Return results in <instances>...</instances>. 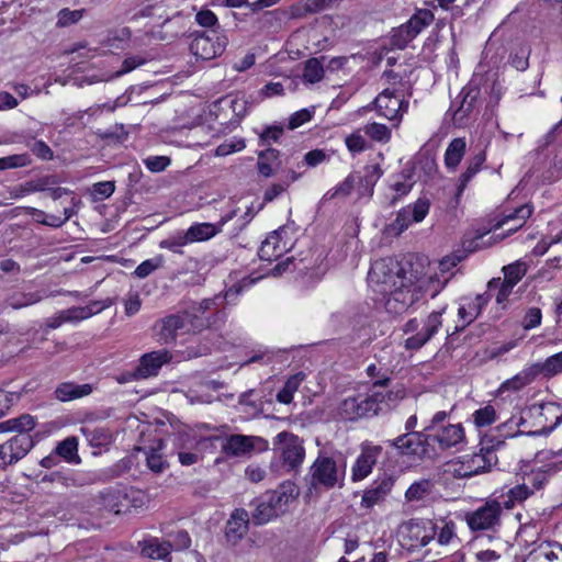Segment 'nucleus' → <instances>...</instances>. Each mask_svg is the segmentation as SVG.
I'll return each instance as SVG.
<instances>
[{
	"label": "nucleus",
	"mask_w": 562,
	"mask_h": 562,
	"mask_svg": "<svg viewBox=\"0 0 562 562\" xmlns=\"http://www.w3.org/2000/svg\"><path fill=\"white\" fill-rule=\"evenodd\" d=\"M369 277L381 286L380 292L385 296V308L390 314H402L423 297L417 276L413 272L407 276L395 260L375 261Z\"/></svg>",
	"instance_id": "obj_1"
},
{
	"label": "nucleus",
	"mask_w": 562,
	"mask_h": 562,
	"mask_svg": "<svg viewBox=\"0 0 562 562\" xmlns=\"http://www.w3.org/2000/svg\"><path fill=\"white\" fill-rule=\"evenodd\" d=\"M299 496L297 486L290 481L281 483L274 491H268L256 497L250 506L251 521L256 526H262L284 515Z\"/></svg>",
	"instance_id": "obj_2"
},
{
	"label": "nucleus",
	"mask_w": 562,
	"mask_h": 562,
	"mask_svg": "<svg viewBox=\"0 0 562 562\" xmlns=\"http://www.w3.org/2000/svg\"><path fill=\"white\" fill-rule=\"evenodd\" d=\"M503 445V440L496 442L487 439L483 440L479 452L465 454L459 461L452 463V475L457 479H464L490 472L498 462L496 449Z\"/></svg>",
	"instance_id": "obj_3"
},
{
	"label": "nucleus",
	"mask_w": 562,
	"mask_h": 562,
	"mask_svg": "<svg viewBox=\"0 0 562 562\" xmlns=\"http://www.w3.org/2000/svg\"><path fill=\"white\" fill-rule=\"evenodd\" d=\"M346 475V462L338 463L331 457L319 454L310 468L311 486L331 490L341 487Z\"/></svg>",
	"instance_id": "obj_4"
},
{
	"label": "nucleus",
	"mask_w": 562,
	"mask_h": 562,
	"mask_svg": "<svg viewBox=\"0 0 562 562\" xmlns=\"http://www.w3.org/2000/svg\"><path fill=\"white\" fill-rule=\"evenodd\" d=\"M502 513V504L496 499H488L475 510L468 513L465 520L471 531H494L501 526Z\"/></svg>",
	"instance_id": "obj_5"
},
{
	"label": "nucleus",
	"mask_w": 562,
	"mask_h": 562,
	"mask_svg": "<svg viewBox=\"0 0 562 562\" xmlns=\"http://www.w3.org/2000/svg\"><path fill=\"white\" fill-rule=\"evenodd\" d=\"M226 45V36L213 29L210 32L195 34L190 43V50L198 59L210 60L222 55Z\"/></svg>",
	"instance_id": "obj_6"
},
{
	"label": "nucleus",
	"mask_w": 562,
	"mask_h": 562,
	"mask_svg": "<svg viewBox=\"0 0 562 562\" xmlns=\"http://www.w3.org/2000/svg\"><path fill=\"white\" fill-rule=\"evenodd\" d=\"M429 206L427 200L418 199L415 203L403 207L397 212L394 221L385 226L384 233L393 237L401 235L413 222H422L428 214Z\"/></svg>",
	"instance_id": "obj_7"
},
{
	"label": "nucleus",
	"mask_w": 562,
	"mask_h": 562,
	"mask_svg": "<svg viewBox=\"0 0 562 562\" xmlns=\"http://www.w3.org/2000/svg\"><path fill=\"white\" fill-rule=\"evenodd\" d=\"M375 108L380 115L390 121L402 120L403 113L408 109V101L404 99V90L386 87L374 99Z\"/></svg>",
	"instance_id": "obj_8"
},
{
	"label": "nucleus",
	"mask_w": 562,
	"mask_h": 562,
	"mask_svg": "<svg viewBox=\"0 0 562 562\" xmlns=\"http://www.w3.org/2000/svg\"><path fill=\"white\" fill-rule=\"evenodd\" d=\"M143 498L144 495L142 492L133 488H111L101 493L103 507L115 514L126 513L132 507L136 508L142 506Z\"/></svg>",
	"instance_id": "obj_9"
},
{
	"label": "nucleus",
	"mask_w": 562,
	"mask_h": 562,
	"mask_svg": "<svg viewBox=\"0 0 562 562\" xmlns=\"http://www.w3.org/2000/svg\"><path fill=\"white\" fill-rule=\"evenodd\" d=\"M338 414L346 420H357L378 415L374 400L371 393L358 394L342 400L338 406Z\"/></svg>",
	"instance_id": "obj_10"
},
{
	"label": "nucleus",
	"mask_w": 562,
	"mask_h": 562,
	"mask_svg": "<svg viewBox=\"0 0 562 562\" xmlns=\"http://www.w3.org/2000/svg\"><path fill=\"white\" fill-rule=\"evenodd\" d=\"M274 446L280 451L284 465L290 469H295L303 462L305 450L303 441L297 436L282 431L277 435Z\"/></svg>",
	"instance_id": "obj_11"
},
{
	"label": "nucleus",
	"mask_w": 562,
	"mask_h": 562,
	"mask_svg": "<svg viewBox=\"0 0 562 562\" xmlns=\"http://www.w3.org/2000/svg\"><path fill=\"white\" fill-rule=\"evenodd\" d=\"M412 532L422 547L427 546L436 536L439 544L447 546L456 538V524L453 521L445 522L438 531L437 525L427 521L423 526H412Z\"/></svg>",
	"instance_id": "obj_12"
},
{
	"label": "nucleus",
	"mask_w": 562,
	"mask_h": 562,
	"mask_svg": "<svg viewBox=\"0 0 562 562\" xmlns=\"http://www.w3.org/2000/svg\"><path fill=\"white\" fill-rule=\"evenodd\" d=\"M430 435L425 429L420 432H406L391 441V446L403 456L424 458L428 456Z\"/></svg>",
	"instance_id": "obj_13"
},
{
	"label": "nucleus",
	"mask_w": 562,
	"mask_h": 562,
	"mask_svg": "<svg viewBox=\"0 0 562 562\" xmlns=\"http://www.w3.org/2000/svg\"><path fill=\"white\" fill-rule=\"evenodd\" d=\"M258 442H262L259 437L236 434L227 436L221 447L227 458H247L252 454Z\"/></svg>",
	"instance_id": "obj_14"
},
{
	"label": "nucleus",
	"mask_w": 562,
	"mask_h": 562,
	"mask_svg": "<svg viewBox=\"0 0 562 562\" xmlns=\"http://www.w3.org/2000/svg\"><path fill=\"white\" fill-rule=\"evenodd\" d=\"M285 234V227H280L279 229L270 233L259 248V258L261 260L272 261L279 259L283 254L289 251L292 244L284 239Z\"/></svg>",
	"instance_id": "obj_15"
},
{
	"label": "nucleus",
	"mask_w": 562,
	"mask_h": 562,
	"mask_svg": "<svg viewBox=\"0 0 562 562\" xmlns=\"http://www.w3.org/2000/svg\"><path fill=\"white\" fill-rule=\"evenodd\" d=\"M187 317L182 313L171 314L156 322L154 330L158 340L164 344L173 342L179 333L186 334Z\"/></svg>",
	"instance_id": "obj_16"
},
{
	"label": "nucleus",
	"mask_w": 562,
	"mask_h": 562,
	"mask_svg": "<svg viewBox=\"0 0 562 562\" xmlns=\"http://www.w3.org/2000/svg\"><path fill=\"white\" fill-rule=\"evenodd\" d=\"M381 452L382 448L380 446L362 445L361 452L351 468V480L358 482L369 476Z\"/></svg>",
	"instance_id": "obj_17"
},
{
	"label": "nucleus",
	"mask_w": 562,
	"mask_h": 562,
	"mask_svg": "<svg viewBox=\"0 0 562 562\" xmlns=\"http://www.w3.org/2000/svg\"><path fill=\"white\" fill-rule=\"evenodd\" d=\"M395 480L392 475L383 474L378 476L363 492L361 506L371 508L386 499L391 494Z\"/></svg>",
	"instance_id": "obj_18"
},
{
	"label": "nucleus",
	"mask_w": 562,
	"mask_h": 562,
	"mask_svg": "<svg viewBox=\"0 0 562 562\" xmlns=\"http://www.w3.org/2000/svg\"><path fill=\"white\" fill-rule=\"evenodd\" d=\"M445 310L446 308L443 307L442 310L432 312L428 315L422 330L417 331L415 335L408 337L405 340L406 349H420L424 345L427 344V341L431 339V337L438 331V329L442 325L441 316Z\"/></svg>",
	"instance_id": "obj_19"
},
{
	"label": "nucleus",
	"mask_w": 562,
	"mask_h": 562,
	"mask_svg": "<svg viewBox=\"0 0 562 562\" xmlns=\"http://www.w3.org/2000/svg\"><path fill=\"white\" fill-rule=\"evenodd\" d=\"M554 461L544 464L537 469H531L529 472H525L524 482L532 488V491L540 490L544 486L550 475L562 470V450L553 453Z\"/></svg>",
	"instance_id": "obj_20"
},
{
	"label": "nucleus",
	"mask_w": 562,
	"mask_h": 562,
	"mask_svg": "<svg viewBox=\"0 0 562 562\" xmlns=\"http://www.w3.org/2000/svg\"><path fill=\"white\" fill-rule=\"evenodd\" d=\"M390 382L387 376L376 380L373 383L371 391L372 400H374L376 406V413H383L397 404L400 400H403L406 395L404 389L389 390V391H375V387L386 386Z\"/></svg>",
	"instance_id": "obj_21"
},
{
	"label": "nucleus",
	"mask_w": 562,
	"mask_h": 562,
	"mask_svg": "<svg viewBox=\"0 0 562 562\" xmlns=\"http://www.w3.org/2000/svg\"><path fill=\"white\" fill-rule=\"evenodd\" d=\"M33 446L34 441L30 434H18L1 445L10 465L23 459Z\"/></svg>",
	"instance_id": "obj_22"
},
{
	"label": "nucleus",
	"mask_w": 562,
	"mask_h": 562,
	"mask_svg": "<svg viewBox=\"0 0 562 562\" xmlns=\"http://www.w3.org/2000/svg\"><path fill=\"white\" fill-rule=\"evenodd\" d=\"M250 522L249 514L244 508L235 509L229 519L226 522L225 527V538L232 543L236 544L239 542L244 536L248 532Z\"/></svg>",
	"instance_id": "obj_23"
},
{
	"label": "nucleus",
	"mask_w": 562,
	"mask_h": 562,
	"mask_svg": "<svg viewBox=\"0 0 562 562\" xmlns=\"http://www.w3.org/2000/svg\"><path fill=\"white\" fill-rule=\"evenodd\" d=\"M235 212L227 216L222 217L217 223H195L192 224L187 231V239L191 243L205 241L222 232L223 226L233 218Z\"/></svg>",
	"instance_id": "obj_24"
},
{
	"label": "nucleus",
	"mask_w": 562,
	"mask_h": 562,
	"mask_svg": "<svg viewBox=\"0 0 562 562\" xmlns=\"http://www.w3.org/2000/svg\"><path fill=\"white\" fill-rule=\"evenodd\" d=\"M479 94L480 90L476 87L468 86L461 90L459 94L461 98L460 105L452 113V121L454 125L462 127L467 124L469 115L475 106Z\"/></svg>",
	"instance_id": "obj_25"
},
{
	"label": "nucleus",
	"mask_w": 562,
	"mask_h": 562,
	"mask_svg": "<svg viewBox=\"0 0 562 562\" xmlns=\"http://www.w3.org/2000/svg\"><path fill=\"white\" fill-rule=\"evenodd\" d=\"M485 160H486V155H485L484 150H480L479 153L474 154L473 156H471L468 159L467 169L464 170V172L461 173V176L459 178V184L457 187V191L454 194L456 205L459 204L462 193L464 192L469 182L482 169V166L484 165Z\"/></svg>",
	"instance_id": "obj_26"
},
{
	"label": "nucleus",
	"mask_w": 562,
	"mask_h": 562,
	"mask_svg": "<svg viewBox=\"0 0 562 562\" xmlns=\"http://www.w3.org/2000/svg\"><path fill=\"white\" fill-rule=\"evenodd\" d=\"M172 356L168 350H157L145 353L140 358L138 373L143 378L156 375L162 364L168 363Z\"/></svg>",
	"instance_id": "obj_27"
},
{
	"label": "nucleus",
	"mask_w": 562,
	"mask_h": 562,
	"mask_svg": "<svg viewBox=\"0 0 562 562\" xmlns=\"http://www.w3.org/2000/svg\"><path fill=\"white\" fill-rule=\"evenodd\" d=\"M522 562H562V546L558 542H541Z\"/></svg>",
	"instance_id": "obj_28"
},
{
	"label": "nucleus",
	"mask_w": 562,
	"mask_h": 562,
	"mask_svg": "<svg viewBox=\"0 0 562 562\" xmlns=\"http://www.w3.org/2000/svg\"><path fill=\"white\" fill-rule=\"evenodd\" d=\"M464 429L461 424L442 427L437 434L430 435V440L437 442L442 450L458 446L464 440Z\"/></svg>",
	"instance_id": "obj_29"
},
{
	"label": "nucleus",
	"mask_w": 562,
	"mask_h": 562,
	"mask_svg": "<svg viewBox=\"0 0 562 562\" xmlns=\"http://www.w3.org/2000/svg\"><path fill=\"white\" fill-rule=\"evenodd\" d=\"M140 552L149 559L169 561L172 550L171 541H161L151 537L139 542Z\"/></svg>",
	"instance_id": "obj_30"
},
{
	"label": "nucleus",
	"mask_w": 562,
	"mask_h": 562,
	"mask_svg": "<svg viewBox=\"0 0 562 562\" xmlns=\"http://www.w3.org/2000/svg\"><path fill=\"white\" fill-rule=\"evenodd\" d=\"M93 386L89 383L77 384L74 382H63L55 389V397L60 402H69L88 396L92 393Z\"/></svg>",
	"instance_id": "obj_31"
},
{
	"label": "nucleus",
	"mask_w": 562,
	"mask_h": 562,
	"mask_svg": "<svg viewBox=\"0 0 562 562\" xmlns=\"http://www.w3.org/2000/svg\"><path fill=\"white\" fill-rule=\"evenodd\" d=\"M280 154L274 148H267L258 154V172L259 175L269 178L274 175V171L280 167Z\"/></svg>",
	"instance_id": "obj_32"
},
{
	"label": "nucleus",
	"mask_w": 562,
	"mask_h": 562,
	"mask_svg": "<svg viewBox=\"0 0 562 562\" xmlns=\"http://www.w3.org/2000/svg\"><path fill=\"white\" fill-rule=\"evenodd\" d=\"M43 295L40 291L35 292H23V291H14L4 300V307H10L12 310H20L31 305H34L41 302Z\"/></svg>",
	"instance_id": "obj_33"
},
{
	"label": "nucleus",
	"mask_w": 562,
	"mask_h": 562,
	"mask_svg": "<svg viewBox=\"0 0 562 562\" xmlns=\"http://www.w3.org/2000/svg\"><path fill=\"white\" fill-rule=\"evenodd\" d=\"M467 151V142L463 137L453 138L445 153V165L448 169L456 170Z\"/></svg>",
	"instance_id": "obj_34"
},
{
	"label": "nucleus",
	"mask_w": 562,
	"mask_h": 562,
	"mask_svg": "<svg viewBox=\"0 0 562 562\" xmlns=\"http://www.w3.org/2000/svg\"><path fill=\"white\" fill-rule=\"evenodd\" d=\"M532 214V206L529 204H524L516 207L514 211L504 214V216L496 223L495 228L504 227L510 222H517L516 227H509L508 232L513 233L524 226L527 218H529Z\"/></svg>",
	"instance_id": "obj_35"
},
{
	"label": "nucleus",
	"mask_w": 562,
	"mask_h": 562,
	"mask_svg": "<svg viewBox=\"0 0 562 562\" xmlns=\"http://www.w3.org/2000/svg\"><path fill=\"white\" fill-rule=\"evenodd\" d=\"M538 376L537 369L533 368V364L525 368L519 373H517L512 379L506 380L502 386V391H519L526 385L530 384Z\"/></svg>",
	"instance_id": "obj_36"
},
{
	"label": "nucleus",
	"mask_w": 562,
	"mask_h": 562,
	"mask_svg": "<svg viewBox=\"0 0 562 562\" xmlns=\"http://www.w3.org/2000/svg\"><path fill=\"white\" fill-rule=\"evenodd\" d=\"M58 458H63L66 462L78 464L81 459L78 454V439L76 437H67L60 441L55 450Z\"/></svg>",
	"instance_id": "obj_37"
},
{
	"label": "nucleus",
	"mask_w": 562,
	"mask_h": 562,
	"mask_svg": "<svg viewBox=\"0 0 562 562\" xmlns=\"http://www.w3.org/2000/svg\"><path fill=\"white\" fill-rule=\"evenodd\" d=\"M83 321L78 306L59 311L46 319V327L56 329L65 323H79Z\"/></svg>",
	"instance_id": "obj_38"
},
{
	"label": "nucleus",
	"mask_w": 562,
	"mask_h": 562,
	"mask_svg": "<svg viewBox=\"0 0 562 562\" xmlns=\"http://www.w3.org/2000/svg\"><path fill=\"white\" fill-rule=\"evenodd\" d=\"M80 431L82 432L89 445L94 448H105L112 441V436L105 428L81 427Z\"/></svg>",
	"instance_id": "obj_39"
},
{
	"label": "nucleus",
	"mask_w": 562,
	"mask_h": 562,
	"mask_svg": "<svg viewBox=\"0 0 562 562\" xmlns=\"http://www.w3.org/2000/svg\"><path fill=\"white\" fill-rule=\"evenodd\" d=\"M434 487L435 483L429 479L414 482L405 492V499L407 502L423 501L432 493Z\"/></svg>",
	"instance_id": "obj_40"
},
{
	"label": "nucleus",
	"mask_w": 562,
	"mask_h": 562,
	"mask_svg": "<svg viewBox=\"0 0 562 562\" xmlns=\"http://www.w3.org/2000/svg\"><path fill=\"white\" fill-rule=\"evenodd\" d=\"M435 19L434 13L428 9H418L405 23L406 27L416 37L424 29L429 26Z\"/></svg>",
	"instance_id": "obj_41"
},
{
	"label": "nucleus",
	"mask_w": 562,
	"mask_h": 562,
	"mask_svg": "<svg viewBox=\"0 0 562 562\" xmlns=\"http://www.w3.org/2000/svg\"><path fill=\"white\" fill-rule=\"evenodd\" d=\"M362 182V178L358 172L348 175L342 182L329 190L325 196L327 199L347 198L350 195L357 183Z\"/></svg>",
	"instance_id": "obj_42"
},
{
	"label": "nucleus",
	"mask_w": 562,
	"mask_h": 562,
	"mask_svg": "<svg viewBox=\"0 0 562 562\" xmlns=\"http://www.w3.org/2000/svg\"><path fill=\"white\" fill-rule=\"evenodd\" d=\"M537 374L546 378H552L562 373V351L548 357L543 362L533 363Z\"/></svg>",
	"instance_id": "obj_43"
},
{
	"label": "nucleus",
	"mask_w": 562,
	"mask_h": 562,
	"mask_svg": "<svg viewBox=\"0 0 562 562\" xmlns=\"http://www.w3.org/2000/svg\"><path fill=\"white\" fill-rule=\"evenodd\" d=\"M422 296L426 293H430L431 297L438 295V293L446 286L448 278L441 280L437 273L417 277Z\"/></svg>",
	"instance_id": "obj_44"
},
{
	"label": "nucleus",
	"mask_w": 562,
	"mask_h": 562,
	"mask_svg": "<svg viewBox=\"0 0 562 562\" xmlns=\"http://www.w3.org/2000/svg\"><path fill=\"white\" fill-rule=\"evenodd\" d=\"M324 77V67L318 58H310L304 64L303 79L308 83H316Z\"/></svg>",
	"instance_id": "obj_45"
},
{
	"label": "nucleus",
	"mask_w": 562,
	"mask_h": 562,
	"mask_svg": "<svg viewBox=\"0 0 562 562\" xmlns=\"http://www.w3.org/2000/svg\"><path fill=\"white\" fill-rule=\"evenodd\" d=\"M527 269V263L520 260L505 266L503 268L504 281L515 286L526 276Z\"/></svg>",
	"instance_id": "obj_46"
},
{
	"label": "nucleus",
	"mask_w": 562,
	"mask_h": 562,
	"mask_svg": "<svg viewBox=\"0 0 562 562\" xmlns=\"http://www.w3.org/2000/svg\"><path fill=\"white\" fill-rule=\"evenodd\" d=\"M363 132L371 139L379 143H387L391 139V130L380 123H368L363 126Z\"/></svg>",
	"instance_id": "obj_47"
},
{
	"label": "nucleus",
	"mask_w": 562,
	"mask_h": 562,
	"mask_svg": "<svg viewBox=\"0 0 562 562\" xmlns=\"http://www.w3.org/2000/svg\"><path fill=\"white\" fill-rule=\"evenodd\" d=\"M85 12H86L85 9L70 10L68 8H64L61 10H59L57 13L56 26L57 27H67L72 24H76L83 18Z\"/></svg>",
	"instance_id": "obj_48"
},
{
	"label": "nucleus",
	"mask_w": 562,
	"mask_h": 562,
	"mask_svg": "<svg viewBox=\"0 0 562 562\" xmlns=\"http://www.w3.org/2000/svg\"><path fill=\"white\" fill-rule=\"evenodd\" d=\"M472 417L476 427H486L496 420V411L492 405H486L480 409H476L472 414Z\"/></svg>",
	"instance_id": "obj_49"
},
{
	"label": "nucleus",
	"mask_w": 562,
	"mask_h": 562,
	"mask_svg": "<svg viewBox=\"0 0 562 562\" xmlns=\"http://www.w3.org/2000/svg\"><path fill=\"white\" fill-rule=\"evenodd\" d=\"M113 303H114V301L112 299L108 297L105 300L91 301L88 305L78 306V307H79L80 314L82 316V319L85 321L95 314L101 313L105 308L110 307Z\"/></svg>",
	"instance_id": "obj_50"
},
{
	"label": "nucleus",
	"mask_w": 562,
	"mask_h": 562,
	"mask_svg": "<svg viewBox=\"0 0 562 562\" xmlns=\"http://www.w3.org/2000/svg\"><path fill=\"white\" fill-rule=\"evenodd\" d=\"M533 494L532 488L527 484V482H524L522 484H518L509 490L508 495L509 499L505 502V507L510 508L514 505V502H524L527 499L530 495Z\"/></svg>",
	"instance_id": "obj_51"
},
{
	"label": "nucleus",
	"mask_w": 562,
	"mask_h": 562,
	"mask_svg": "<svg viewBox=\"0 0 562 562\" xmlns=\"http://www.w3.org/2000/svg\"><path fill=\"white\" fill-rule=\"evenodd\" d=\"M414 38H415L414 34L411 32V30L408 27H406V25L404 23L401 26L393 30L391 42L395 47L403 49Z\"/></svg>",
	"instance_id": "obj_52"
},
{
	"label": "nucleus",
	"mask_w": 562,
	"mask_h": 562,
	"mask_svg": "<svg viewBox=\"0 0 562 562\" xmlns=\"http://www.w3.org/2000/svg\"><path fill=\"white\" fill-rule=\"evenodd\" d=\"M190 244L189 239H187L186 233L178 234L176 236H171L167 239H164L159 243V247L162 249H168L175 254H182V247Z\"/></svg>",
	"instance_id": "obj_53"
},
{
	"label": "nucleus",
	"mask_w": 562,
	"mask_h": 562,
	"mask_svg": "<svg viewBox=\"0 0 562 562\" xmlns=\"http://www.w3.org/2000/svg\"><path fill=\"white\" fill-rule=\"evenodd\" d=\"M31 159L27 154H15L0 158V171L5 169H13L25 167L30 164Z\"/></svg>",
	"instance_id": "obj_54"
},
{
	"label": "nucleus",
	"mask_w": 562,
	"mask_h": 562,
	"mask_svg": "<svg viewBox=\"0 0 562 562\" xmlns=\"http://www.w3.org/2000/svg\"><path fill=\"white\" fill-rule=\"evenodd\" d=\"M541 321H542V313H541V310L539 307H529L522 319H521V326L525 330H530V329H533L538 326L541 325Z\"/></svg>",
	"instance_id": "obj_55"
},
{
	"label": "nucleus",
	"mask_w": 562,
	"mask_h": 562,
	"mask_svg": "<svg viewBox=\"0 0 562 562\" xmlns=\"http://www.w3.org/2000/svg\"><path fill=\"white\" fill-rule=\"evenodd\" d=\"M182 315L187 317V329L184 333H199L209 326V322L206 318L199 316L195 313L184 312Z\"/></svg>",
	"instance_id": "obj_56"
},
{
	"label": "nucleus",
	"mask_w": 562,
	"mask_h": 562,
	"mask_svg": "<svg viewBox=\"0 0 562 562\" xmlns=\"http://www.w3.org/2000/svg\"><path fill=\"white\" fill-rule=\"evenodd\" d=\"M115 190L114 181H101L92 186L91 194L94 200H103L110 198Z\"/></svg>",
	"instance_id": "obj_57"
},
{
	"label": "nucleus",
	"mask_w": 562,
	"mask_h": 562,
	"mask_svg": "<svg viewBox=\"0 0 562 562\" xmlns=\"http://www.w3.org/2000/svg\"><path fill=\"white\" fill-rule=\"evenodd\" d=\"M146 462L148 468L155 473H161L167 467V462L162 454H160L159 451L154 448L150 449L147 453Z\"/></svg>",
	"instance_id": "obj_58"
},
{
	"label": "nucleus",
	"mask_w": 562,
	"mask_h": 562,
	"mask_svg": "<svg viewBox=\"0 0 562 562\" xmlns=\"http://www.w3.org/2000/svg\"><path fill=\"white\" fill-rule=\"evenodd\" d=\"M246 144L244 139H231L218 145L215 149L216 156H227L229 154L240 151L245 148Z\"/></svg>",
	"instance_id": "obj_59"
},
{
	"label": "nucleus",
	"mask_w": 562,
	"mask_h": 562,
	"mask_svg": "<svg viewBox=\"0 0 562 562\" xmlns=\"http://www.w3.org/2000/svg\"><path fill=\"white\" fill-rule=\"evenodd\" d=\"M382 170L379 165H372L366 167V176H364V182H366V190L369 195H372L373 193V187L375 182L381 178Z\"/></svg>",
	"instance_id": "obj_60"
},
{
	"label": "nucleus",
	"mask_w": 562,
	"mask_h": 562,
	"mask_svg": "<svg viewBox=\"0 0 562 562\" xmlns=\"http://www.w3.org/2000/svg\"><path fill=\"white\" fill-rule=\"evenodd\" d=\"M477 307H475L472 303H469L468 306H460L458 310V315L460 319L463 322V327L471 324L480 314Z\"/></svg>",
	"instance_id": "obj_61"
},
{
	"label": "nucleus",
	"mask_w": 562,
	"mask_h": 562,
	"mask_svg": "<svg viewBox=\"0 0 562 562\" xmlns=\"http://www.w3.org/2000/svg\"><path fill=\"white\" fill-rule=\"evenodd\" d=\"M170 164L166 156H151L145 159L146 167L153 172L164 171Z\"/></svg>",
	"instance_id": "obj_62"
},
{
	"label": "nucleus",
	"mask_w": 562,
	"mask_h": 562,
	"mask_svg": "<svg viewBox=\"0 0 562 562\" xmlns=\"http://www.w3.org/2000/svg\"><path fill=\"white\" fill-rule=\"evenodd\" d=\"M313 111L308 109H302L290 116L289 128L294 130L312 119Z\"/></svg>",
	"instance_id": "obj_63"
},
{
	"label": "nucleus",
	"mask_w": 562,
	"mask_h": 562,
	"mask_svg": "<svg viewBox=\"0 0 562 562\" xmlns=\"http://www.w3.org/2000/svg\"><path fill=\"white\" fill-rule=\"evenodd\" d=\"M160 266V259H148L137 266L134 273L138 278H146Z\"/></svg>",
	"instance_id": "obj_64"
}]
</instances>
